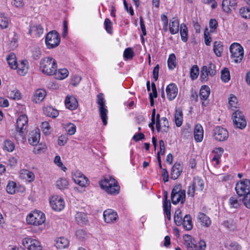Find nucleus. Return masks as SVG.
<instances>
[{
	"label": "nucleus",
	"mask_w": 250,
	"mask_h": 250,
	"mask_svg": "<svg viewBox=\"0 0 250 250\" xmlns=\"http://www.w3.org/2000/svg\"><path fill=\"white\" fill-rule=\"evenodd\" d=\"M72 179L74 182L82 187L88 185V179L81 171L77 170L72 173Z\"/></svg>",
	"instance_id": "15"
},
{
	"label": "nucleus",
	"mask_w": 250,
	"mask_h": 250,
	"mask_svg": "<svg viewBox=\"0 0 250 250\" xmlns=\"http://www.w3.org/2000/svg\"><path fill=\"white\" fill-rule=\"evenodd\" d=\"M46 92L43 89H38L36 90L33 95L32 100L35 103H39L41 102L45 98Z\"/></svg>",
	"instance_id": "22"
},
{
	"label": "nucleus",
	"mask_w": 250,
	"mask_h": 250,
	"mask_svg": "<svg viewBox=\"0 0 250 250\" xmlns=\"http://www.w3.org/2000/svg\"><path fill=\"white\" fill-rule=\"evenodd\" d=\"M198 191L194 188L191 184L188 186L187 190V194L188 196L193 197L195 194H197Z\"/></svg>",
	"instance_id": "59"
},
{
	"label": "nucleus",
	"mask_w": 250,
	"mask_h": 250,
	"mask_svg": "<svg viewBox=\"0 0 250 250\" xmlns=\"http://www.w3.org/2000/svg\"><path fill=\"white\" fill-rule=\"evenodd\" d=\"M171 199L173 204L176 205L181 202L183 204L186 199V191L182 189L181 184L175 185L172 189Z\"/></svg>",
	"instance_id": "4"
},
{
	"label": "nucleus",
	"mask_w": 250,
	"mask_h": 250,
	"mask_svg": "<svg viewBox=\"0 0 250 250\" xmlns=\"http://www.w3.org/2000/svg\"><path fill=\"white\" fill-rule=\"evenodd\" d=\"M134 56V52L132 49L130 48H126L124 52V57L127 59H131Z\"/></svg>",
	"instance_id": "55"
},
{
	"label": "nucleus",
	"mask_w": 250,
	"mask_h": 250,
	"mask_svg": "<svg viewBox=\"0 0 250 250\" xmlns=\"http://www.w3.org/2000/svg\"><path fill=\"white\" fill-rule=\"evenodd\" d=\"M210 94V88L207 85H203L201 87L200 93L199 97L202 101L206 100Z\"/></svg>",
	"instance_id": "32"
},
{
	"label": "nucleus",
	"mask_w": 250,
	"mask_h": 250,
	"mask_svg": "<svg viewBox=\"0 0 250 250\" xmlns=\"http://www.w3.org/2000/svg\"><path fill=\"white\" fill-rule=\"evenodd\" d=\"M229 248V250H241L242 247L237 242H233L230 243Z\"/></svg>",
	"instance_id": "63"
},
{
	"label": "nucleus",
	"mask_w": 250,
	"mask_h": 250,
	"mask_svg": "<svg viewBox=\"0 0 250 250\" xmlns=\"http://www.w3.org/2000/svg\"><path fill=\"white\" fill-rule=\"evenodd\" d=\"M9 20L7 17L3 14L0 15V27L2 29H5L8 27Z\"/></svg>",
	"instance_id": "47"
},
{
	"label": "nucleus",
	"mask_w": 250,
	"mask_h": 250,
	"mask_svg": "<svg viewBox=\"0 0 250 250\" xmlns=\"http://www.w3.org/2000/svg\"><path fill=\"white\" fill-rule=\"evenodd\" d=\"M229 104L231 107L236 108L238 105L237 98L233 95H231L229 100Z\"/></svg>",
	"instance_id": "56"
},
{
	"label": "nucleus",
	"mask_w": 250,
	"mask_h": 250,
	"mask_svg": "<svg viewBox=\"0 0 250 250\" xmlns=\"http://www.w3.org/2000/svg\"><path fill=\"white\" fill-rule=\"evenodd\" d=\"M229 204L230 206L234 208H238L240 207L241 202L237 197L233 196L229 199Z\"/></svg>",
	"instance_id": "52"
},
{
	"label": "nucleus",
	"mask_w": 250,
	"mask_h": 250,
	"mask_svg": "<svg viewBox=\"0 0 250 250\" xmlns=\"http://www.w3.org/2000/svg\"><path fill=\"white\" fill-rule=\"evenodd\" d=\"M58 65L57 61L51 57H46L41 59L40 68L42 72L49 76L53 75Z\"/></svg>",
	"instance_id": "2"
},
{
	"label": "nucleus",
	"mask_w": 250,
	"mask_h": 250,
	"mask_svg": "<svg viewBox=\"0 0 250 250\" xmlns=\"http://www.w3.org/2000/svg\"><path fill=\"white\" fill-rule=\"evenodd\" d=\"M43 133L45 134H48L50 129V126L48 122H43L42 124L41 125Z\"/></svg>",
	"instance_id": "58"
},
{
	"label": "nucleus",
	"mask_w": 250,
	"mask_h": 250,
	"mask_svg": "<svg viewBox=\"0 0 250 250\" xmlns=\"http://www.w3.org/2000/svg\"><path fill=\"white\" fill-rule=\"evenodd\" d=\"M177 65L176 58L175 55L173 53L170 54L167 60V65L169 69L172 70L175 68Z\"/></svg>",
	"instance_id": "39"
},
{
	"label": "nucleus",
	"mask_w": 250,
	"mask_h": 250,
	"mask_svg": "<svg viewBox=\"0 0 250 250\" xmlns=\"http://www.w3.org/2000/svg\"><path fill=\"white\" fill-rule=\"evenodd\" d=\"M61 38L59 34L55 31L49 32L45 37V43L48 48H53L58 46Z\"/></svg>",
	"instance_id": "9"
},
{
	"label": "nucleus",
	"mask_w": 250,
	"mask_h": 250,
	"mask_svg": "<svg viewBox=\"0 0 250 250\" xmlns=\"http://www.w3.org/2000/svg\"><path fill=\"white\" fill-rule=\"evenodd\" d=\"M191 184L198 192L202 191L204 188L203 179L198 177H195Z\"/></svg>",
	"instance_id": "28"
},
{
	"label": "nucleus",
	"mask_w": 250,
	"mask_h": 250,
	"mask_svg": "<svg viewBox=\"0 0 250 250\" xmlns=\"http://www.w3.org/2000/svg\"><path fill=\"white\" fill-rule=\"evenodd\" d=\"M182 172V166L179 163H176L171 170V178L173 180L177 179Z\"/></svg>",
	"instance_id": "23"
},
{
	"label": "nucleus",
	"mask_w": 250,
	"mask_h": 250,
	"mask_svg": "<svg viewBox=\"0 0 250 250\" xmlns=\"http://www.w3.org/2000/svg\"><path fill=\"white\" fill-rule=\"evenodd\" d=\"M104 221L107 223L115 222L118 218L117 213L111 209H108L104 212Z\"/></svg>",
	"instance_id": "17"
},
{
	"label": "nucleus",
	"mask_w": 250,
	"mask_h": 250,
	"mask_svg": "<svg viewBox=\"0 0 250 250\" xmlns=\"http://www.w3.org/2000/svg\"><path fill=\"white\" fill-rule=\"evenodd\" d=\"M21 176L23 179H25L30 182L33 181L35 179L34 173L27 169H22L21 170Z\"/></svg>",
	"instance_id": "33"
},
{
	"label": "nucleus",
	"mask_w": 250,
	"mask_h": 250,
	"mask_svg": "<svg viewBox=\"0 0 250 250\" xmlns=\"http://www.w3.org/2000/svg\"><path fill=\"white\" fill-rule=\"evenodd\" d=\"M55 78L58 80H63L67 78L69 75V71L65 68L57 69L53 74Z\"/></svg>",
	"instance_id": "29"
},
{
	"label": "nucleus",
	"mask_w": 250,
	"mask_h": 250,
	"mask_svg": "<svg viewBox=\"0 0 250 250\" xmlns=\"http://www.w3.org/2000/svg\"><path fill=\"white\" fill-rule=\"evenodd\" d=\"M239 12L242 17L245 19H250V8H241Z\"/></svg>",
	"instance_id": "53"
},
{
	"label": "nucleus",
	"mask_w": 250,
	"mask_h": 250,
	"mask_svg": "<svg viewBox=\"0 0 250 250\" xmlns=\"http://www.w3.org/2000/svg\"><path fill=\"white\" fill-rule=\"evenodd\" d=\"M11 3L13 6L18 9H22L24 6L23 0H13Z\"/></svg>",
	"instance_id": "57"
},
{
	"label": "nucleus",
	"mask_w": 250,
	"mask_h": 250,
	"mask_svg": "<svg viewBox=\"0 0 250 250\" xmlns=\"http://www.w3.org/2000/svg\"><path fill=\"white\" fill-rule=\"evenodd\" d=\"M197 219L202 225L205 227H209L211 224V221L209 217L204 213L199 212L197 216Z\"/></svg>",
	"instance_id": "24"
},
{
	"label": "nucleus",
	"mask_w": 250,
	"mask_h": 250,
	"mask_svg": "<svg viewBox=\"0 0 250 250\" xmlns=\"http://www.w3.org/2000/svg\"><path fill=\"white\" fill-rule=\"evenodd\" d=\"M100 185L108 194L116 195L119 193L120 186L118 182L110 176L106 177L101 180Z\"/></svg>",
	"instance_id": "1"
},
{
	"label": "nucleus",
	"mask_w": 250,
	"mask_h": 250,
	"mask_svg": "<svg viewBox=\"0 0 250 250\" xmlns=\"http://www.w3.org/2000/svg\"><path fill=\"white\" fill-rule=\"evenodd\" d=\"M64 127L66 132L70 135H72L76 132V126L72 123H70L65 125Z\"/></svg>",
	"instance_id": "45"
},
{
	"label": "nucleus",
	"mask_w": 250,
	"mask_h": 250,
	"mask_svg": "<svg viewBox=\"0 0 250 250\" xmlns=\"http://www.w3.org/2000/svg\"><path fill=\"white\" fill-rule=\"evenodd\" d=\"M50 204L52 209L57 211L62 210L65 207L63 199L61 197L56 195L52 196L50 199Z\"/></svg>",
	"instance_id": "14"
},
{
	"label": "nucleus",
	"mask_w": 250,
	"mask_h": 250,
	"mask_svg": "<svg viewBox=\"0 0 250 250\" xmlns=\"http://www.w3.org/2000/svg\"><path fill=\"white\" fill-rule=\"evenodd\" d=\"M237 4L236 0H223L222 7L224 11L229 12L230 7H234Z\"/></svg>",
	"instance_id": "31"
},
{
	"label": "nucleus",
	"mask_w": 250,
	"mask_h": 250,
	"mask_svg": "<svg viewBox=\"0 0 250 250\" xmlns=\"http://www.w3.org/2000/svg\"><path fill=\"white\" fill-rule=\"evenodd\" d=\"M207 71L209 76H213L216 73L215 66L212 63H210L208 66H207Z\"/></svg>",
	"instance_id": "60"
},
{
	"label": "nucleus",
	"mask_w": 250,
	"mask_h": 250,
	"mask_svg": "<svg viewBox=\"0 0 250 250\" xmlns=\"http://www.w3.org/2000/svg\"><path fill=\"white\" fill-rule=\"evenodd\" d=\"M68 185V181L65 178H60L56 182V186L60 189L67 188Z\"/></svg>",
	"instance_id": "40"
},
{
	"label": "nucleus",
	"mask_w": 250,
	"mask_h": 250,
	"mask_svg": "<svg viewBox=\"0 0 250 250\" xmlns=\"http://www.w3.org/2000/svg\"><path fill=\"white\" fill-rule=\"evenodd\" d=\"M69 244L67 239L64 237H60L56 240L55 246L58 249H62L67 248Z\"/></svg>",
	"instance_id": "34"
},
{
	"label": "nucleus",
	"mask_w": 250,
	"mask_h": 250,
	"mask_svg": "<svg viewBox=\"0 0 250 250\" xmlns=\"http://www.w3.org/2000/svg\"><path fill=\"white\" fill-rule=\"evenodd\" d=\"M221 79L222 80L226 83L228 82L230 79V74L229 69L225 68L221 71Z\"/></svg>",
	"instance_id": "49"
},
{
	"label": "nucleus",
	"mask_w": 250,
	"mask_h": 250,
	"mask_svg": "<svg viewBox=\"0 0 250 250\" xmlns=\"http://www.w3.org/2000/svg\"><path fill=\"white\" fill-rule=\"evenodd\" d=\"M213 137L217 141H225L228 138L229 133L226 128L217 126L213 129Z\"/></svg>",
	"instance_id": "16"
},
{
	"label": "nucleus",
	"mask_w": 250,
	"mask_h": 250,
	"mask_svg": "<svg viewBox=\"0 0 250 250\" xmlns=\"http://www.w3.org/2000/svg\"><path fill=\"white\" fill-rule=\"evenodd\" d=\"M169 31L171 34H175L179 30V21L176 18H173L170 21L169 25Z\"/></svg>",
	"instance_id": "25"
},
{
	"label": "nucleus",
	"mask_w": 250,
	"mask_h": 250,
	"mask_svg": "<svg viewBox=\"0 0 250 250\" xmlns=\"http://www.w3.org/2000/svg\"><path fill=\"white\" fill-rule=\"evenodd\" d=\"M236 193L239 197H243L250 193V180L245 179L238 182L235 187Z\"/></svg>",
	"instance_id": "7"
},
{
	"label": "nucleus",
	"mask_w": 250,
	"mask_h": 250,
	"mask_svg": "<svg viewBox=\"0 0 250 250\" xmlns=\"http://www.w3.org/2000/svg\"><path fill=\"white\" fill-rule=\"evenodd\" d=\"M209 75L207 71V66H203L201 69L200 78L202 82H206L208 80Z\"/></svg>",
	"instance_id": "51"
},
{
	"label": "nucleus",
	"mask_w": 250,
	"mask_h": 250,
	"mask_svg": "<svg viewBox=\"0 0 250 250\" xmlns=\"http://www.w3.org/2000/svg\"><path fill=\"white\" fill-rule=\"evenodd\" d=\"M203 136L204 131L202 126L200 125H196L194 131L195 140L197 142H200L203 140Z\"/></svg>",
	"instance_id": "27"
},
{
	"label": "nucleus",
	"mask_w": 250,
	"mask_h": 250,
	"mask_svg": "<svg viewBox=\"0 0 250 250\" xmlns=\"http://www.w3.org/2000/svg\"><path fill=\"white\" fill-rule=\"evenodd\" d=\"M22 244L28 250H42V246L37 239L26 237L22 239Z\"/></svg>",
	"instance_id": "11"
},
{
	"label": "nucleus",
	"mask_w": 250,
	"mask_h": 250,
	"mask_svg": "<svg viewBox=\"0 0 250 250\" xmlns=\"http://www.w3.org/2000/svg\"><path fill=\"white\" fill-rule=\"evenodd\" d=\"M155 113L156 110L155 109H153L151 114V123L149 125V127L151 129V130L153 131L154 130V125H155L156 121Z\"/></svg>",
	"instance_id": "62"
},
{
	"label": "nucleus",
	"mask_w": 250,
	"mask_h": 250,
	"mask_svg": "<svg viewBox=\"0 0 250 250\" xmlns=\"http://www.w3.org/2000/svg\"><path fill=\"white\" fill-rule=\"evenodd\" d=\"M183 227L188 230H191L192 228V223L191 217L189 215H186L185 216L183 220H182V224Z\"/></svg>",
	"instance_id": "37"
},
{
	"label": "nucleus",
	"mask_w": 250,
	"mask_h": 250,
	"mask_svg": "<svg viewBox=\"0 0 250 250\" xmlns=\"http://www.w3.org/2000/svg\"><path fill=\"white\" fill-rule=\"evenodd\" d=\"M43 110L45 115L52 118H56L59 115V111L52 106L45 107Z\"/></svg>",
	"instance_id": "30"
},
{
	"label": "nucleus",
	"mask_w": 250,
	"mask_h": 250,
	"mask_svg": "<svg viewBox=\"0 0 250 250\" xmlns=\"http://www.w3.org/2000/svg\"><path fill=\"white\" fill-rule=\"evenodd\" d=\"M14 143L10 140H6L3 143V149L8 151L12 152L15 149Z\"/></svg>",
	"instance_id": "44"
},
{
	"label": "nucleus",
	"mask_w": 250,
	"mask_h": 250,
	"mask_svg": "<svg viewBox=\"0 0 250 250\" xmlns=\"http://www.w3.org/2000/svg\"><path fill=\"white\" fill-rule=\"evenodd\" d=\"M233 122L235 127L244 129L247 125V121L244 114L239 110H236L233 114Z\"/></svg>",
	"instance_id": "12"
},
{
	"label": "nucleus",
	"mask_w": 250,
	"mask_h": 250,
	"mask_svg": "<svg viewBox=\"0 0 250 250\" xmlns=\"http://www.w3.org/2000/svg\"><path fill=\"white\" fill-rule=\"evenodd\" d=\"M75 219L78 224L85 223L87 221V215L83 212H77L75 215Z\"/></svg>",
	"instance_id": "42"
},
{
	"label": "nucleus",
	"mask_w": 250,
	"mask_h": 250,
	"mask_svg": "<svg viewBox=\"0 0 250 250\" xmlns=\"http://www.w3.org/2000/svg\"><path fill=\"white\" fill-rule=\"evenodd\" d=\"M16 183L13 181L9 182L6 187V190L9 194H13L17 190Z\"/></svg>",
	"instance_id": "46"
},
{
	"label": "nucleus",
	"mask_w": 250,
	"mask_h": 250,
	"mask_svg": "<svg viewBox=\"0 0 250 250\" xmlns=\"http://www.w3.org/2000/svg\"><path fill=\"white\" fill-rule=\"evenodd\" d=\"M231 57L235 62H240L244 57L243 47L238 43H233L229 47Z\"/></svg>",
	"instance_id": "8"
},
{
	"label": "nucleus",
	"mask_w": 250,
	"mask_h": 250,
	"mask_svg": "<svg viewBox=\"0 0 250 250\" xmlns=\"http://www.w3.org/2000/svg\"><path fill=\"white\" fill-rule=\"evenodd\" d=\"M156 128L158 132L162 134L167 133L169 130L168 122L167 118L162 117L160 118L159 114L156 115V121L155 123Z\"/></svg>",
	"instance_id": "10"
},
{
	"label": "nucleus",
	"mask_w": 250,
	"mask_h": 250,
	"mask_svg": "<svg viewBox=\"0 0 250 250\" xmlns=\"http://www.w3.org/2000/svg\"><path fill=\"white\" fill-rule=\"evenodd\" d=\"M28 119L25 114L21 115L17 120L16 128V133L15 138L17 141L24 139L25 132L28 126Z\"/></svg>",
	"instance_id": "3"
},
{
	"label": "nucleus",
	"mask_w": 250,
	"mask_h": 250,
	"mask_svg": "<svg viewBox=\"0 0 250 250\" xmlns=\"http://www.w3.org/2000/svg\"><path fill=\"white\" fill-rule=\"evenodd\" d=\"M180 35L182 41L186 42L188 39V30L186 25L182 23L180 26Z\"/></svg>",
	"instance_id": "38"
},
{
	"label": "nucleus",
	"mask_w": 250,
	"mask_h": 250,
	"mask_svg": "<svg viewBox=\"0 0 250 250\" xmlns=\"http://www.w3.org/2000/svg\"><path fill=\"white\" fill-rule=\"evenodd\" d=\"M6 61L10 67L13 69H16L17 62L16 55L13 53H10L6 57Z\"/></svg>",
	"instance_id": "35"
},
{
	"label": "nucleus",
	"mask_w": 250,
	"mask_h": 250,
	"mask_svg": "<svg viewBox=\"0 0 250 250\" xmlns=\"http://www.w3.org/2000/svg\"><path fill=\"white\" fill-rule=\"evenodd\" d=\"M167 196L166 197L165 201L163 204V208L164 212L170 211L171 205L170 203L167 200Z\"/></svg>",
	"instance_id": "64"
},
{
	"label": "nucleus",
	"mask_w": 250,
	"mask_h": 250,
	"mask_svg": "<svg viewBox=\"0 0 250 250\" xmlns=\"http://www.w3.org/2000/svg\"><path fill=\"white\" fill-rule=\"evenodd\" d=\"M199 68L196 65L192 66L190 69V77L192 80L196 79L199 75Z\"/></svg>",
	"instance_id": "50"
},
{
	"label": "nucleus",
	"mask_w": 250,
	"mask_h": 250,
	"mask_svg": "<svg viewBox=\"0 0 250 250\" xmlns=\"http://www.w3.org/2000/svg\"><path fill=\"white\" fill-rule=\"evenodd\" d=\"M16 68L18 74L21 76L25 75L28 72L29 68L28 62L26 60H22L16 64Z\"/></svg>",
	"instance_id": "19"
},
{
	"label": "nucleus",
	"mask_w": 250,
	"mask_h": 250,
	"mask_svg": "<svg viewBox=\"0 0 250 250\" xmlns=\"http://www.w3.org/2000/svg\"><path fill=\"white\" fill-rule=\"evenodd\" d=\"M188 239L185 240V245L187 250H205L206 249V243L205 241L201 240L197 244H194L191 241L190 235H186Z\"/></svg>",
	"instance_id": "13"
},
{
	"label": "nucleus",
	"mask_w": 250,
	"mask_h": 250,
	"mask_svg": "<svg viewBox=\"0 0 250 250\" xmlns=\"http://www.w3.org/2000/svg\"><path fill=\"white\" fill-rule=\"evenodd\" d=\"M209 27L210 28V32L213 33L215 32L216 29L218 27V22L214 19H211L209 21Z\"/></svg>",
	"instance_id": "54"
},
{
	"label": "nucleus",
	"mask_w": 250,
	"mask_h": 250,
	"mask_svg": "<svg viewBox=\"0 0 250 250\" xmlns=\"http://www.w3.org/2000/svg\"><path fill=\"white\" fill-rule=\"evenodd\" d=\"M43 28L40 24L33 25L30 26L29 33L34 37L39 38L43 33Z\"/></svg>",
	"instance_id": "21"
},
{
	"label": "nucleus",
	"mask_w": 250,
	"mask_h": 250,
	"mask_svg": "<svg viewBox=\"0 0 250 250\" xmlns=\"http://www.w3.org/2000/svg\"><path fill=\"white\" fill-rule=\"evenodd\" d=\"M175 123L177 126L179 127L183 123V113L180 110H176L175 114Z\"/></svg>",
	"instance_id": "41"
},
{
	"label": "nucleus",
	"mask_w": 250,
	"mask_h": 250,
	"mask_svg": "<svg viewBox=\"0 0 250 250\" xmlns=\"http://www.w3.org/2000/svg\"><path fill=\"white\" fill-rule=\"evenodd\" d=\"M40 139V133L39 130H35L30 134L28 142L32 146H36Z\"/></svg>",
	"instance_id": "26"
},
{
	"label": "nucleus",
	"mask_w": 250,
	"mask_h": 250,
	"mask_svg": "<svg viewBox=\"0 0 250 250\" xmlns=\"http://www.w3.org/2000/svg\"><path fill=\"white\" fill-rule=\"evenodd\" d=\"M45 220L44 214L40 210L33 211L26 217L27 223L34 226H40L43 224Z\"/></svg>",
	"instance_id": "6"
},
{
	"label": "nucleus",
	"mask_w": 250,
	"mask_h": 250,
	"mask_svg": "<svg viewBox=\"0 0 250 250\" xmlns=\"http://www.w3.org/2000/svg\"><path fill=\"white\" fill-rule=\"evenodd\" d=\"M105 100L103 93H100L97 96V103L98 105L99 114L104 125H107L108 109L105 105Z\"/></svg>",
	"instance_id": "5"
},
{
	"label": "nucleus",
	"mask_w": 250,
	"mask_h": 250,
	"mask_svg": "<svg viewBox=\"0 0 250 250\" xmlns=\"http://www.w3.org/2000/svg\"><path fill=\"white\" fill-rule=\"evenodd\" d=\"M223 51V45L220 41H215L213 43V51L217 57H220Z\"/></svg>",
	"instance_id": "36"
},
{
	"label": "nucleus",
	"mask_w": 250,
	"mask_h": 250,
	"mask_svg": "<svg viewBox=\"0 0 250 250\" xmlns=\"http://www.w3.org/2000/svg\"><path fill=\"white\" fill-rule=\"evenodd\" d=\"M65 105L67 108L73 110L78 107V103L73 96H67L65 100Z\"/></svg>",
	"instance_id": "20"
},
{
	"label": "nucleus",
	"mask_w": 250,
	"mask_h": 250,
	"mask_svg": "<svg viewBox=\"0 0 250 250\" xmlns=\"http://www.w3.org/2000/svg\"><path fill=\"white\" fill-rule=\"evenodd\" d=\"M174 220L177 226H179L182 225L183 219L182 216V211L180 209L176 210L174 216Z\"/></svg>",
	"instance_id": "43"
},
{
	"label": "nucleus",
	"mask_w": 250,
	"mask_h": 250,
	"mask_svg": "<svg viewBox=\"0 0 250 250\" xmlns=\"http://www.w3.org/2000/svg\"><path fill=\"white\" fill-rule=\"evenodd\" d=\"M167 98L171 101L174 99L177 95L178 88L174 83H170L166 88Z\"/></svg>",
	"instance_id": "18"
},
{
	"label": "nucleus",
	"mask_w": 250,
	"mask_h": 250,
	"mask_svg": "<svg viewBox=\"0 0 250 250\" xmlns=\"http://www.w3.org/2000/svg\"><path fill=\"white\" fill-rule=\"evenodd\" d=\"M104 27L108 33L110 34L112 33V23L109 19L106 18L105 19L104 21Z\"/></svg>",
	"instance_id": "48"
},
{
	"label": "nucleus",
	"mask_w": 250,
	"mask_h": 250,
	"mask_svg": "<svg viewBox=\"0 0 250 250\" xmlns=\"http://www.w3.org/2000/svg\"><path fill=\"white\" fill-rule=\"evenodd\" d=\"M242 201L245 206L250 209V193L244 196Z\"/></svg>",
	"instance_id": "61"
}]
</instances>
